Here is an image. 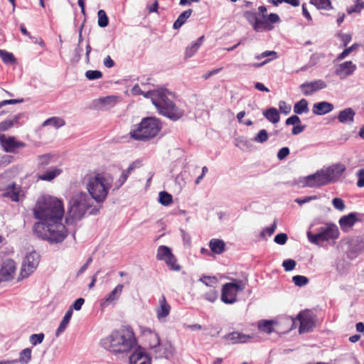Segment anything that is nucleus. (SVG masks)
<instances>
[{"label": "nucleus", "instance_id": "nucleus-18", "mask_svg": "<svg viewBox=\"0 0 364 364\" xmlns=\"http://www.w3.org/2000/svg\"><path fill=\"white\" fill-rule=\"evenodd\" d=\"M129 364H151V358L139 348L130 355Z\"/></svg>", "mask_w": 364, "mask_h": 364}, {"label": "nucleus", "instance_id": "nucleus-56", "mask_svg": "<svg viewBox=\"0 0 364 364\" xmlns=\"http://www.w3.org/2000/svg\"><path fill=\"white\" fill-rule=\"evenodd\" d=\"M332 204L336 209L340 211H343L346 208V205L343 200L340 198H334L332 200Z\"/></svg>", "mask_w": 364, "mask_h": 364}, {"label": "nucleus", "instance_id": "nucleus-38", "mask_svg": "<svg viewBox=\"0 0 364 364\" xmlns=\"http://www.w3.org/2000/svg\"><path fill=\"white\" fill-rule=\"evenodd\" d=\"M136 162H133L132 163L129 167L123 171L121 176L119 177V180H118V183H119V186H122V184H124L125 183V181L127 180L129 174L132 173V171L133 170H134L136 168Z\"/></svg>", "mask_w": 364, "mask_h": 364}, {"label": "nucleus", "instance_id": "nucleus-5", "mask_svg": "<svg viewBox=\"0 0 364 364\" xmlns=\"http://www.w3.org/2000/svg\"><path fill=\"white\" fill-rule=\"evenodd\" d=\"M267 9L264 6L258 7V13L261 15L259 18L257 14L252 11H246L243 16L252 26L254 31L259 32L262 31H269L274 28V23H279L280 18L277 14L271 13L267 14Z\"/></svg>", "mask_w": 364, "mask_h": 364}, {"label": "nucleus", "instance_id": "nucleus-23", "mask_svg": "<svg viewBox=\"0 0 364 364\" xmlns=\"http://www.w3.org/2000/svg\"><path fill=\"white\" fill-rule=\"evenodd\" d=\"M144 336L145 338V341L149 346V348L151 350H154L157 346L160 344V338L159 336L155 331L151 329H146L144 331Z\"/></svg>", "mask_w": 364, "mask_h": 364}, {"label": "nucleus", "instance_id": "nucleus-19", "mask_svg": "<svg viewBox=\"0 0 364 364\" xmlns=\"http://www.w3.org/2000/svg\"><path fill=\"white\" fill-rule=\"evenodd\" d=\"M356 65L352 61H346L338 65L336 68L335 73L341 78H344L352 75L356 70Z\"/></svg>", "mask_w": 364, "mask_h": 364}, {"label": "nucleus", "instance_id": "nucleus-60", "mask_svg": "<svg viewBox=\"0 0 364 364\" xmlns=\"http://www.w3.org/2000/svg\"><path fill=\"white\" fill-rule=\"evenodd\" d=\"M288 237L285 233L277 234L274 239V241L279 245H284L287 241Z\"/></svg>", "mask_w": 364, "mask_h": 364}, {"label": "nucleus", "instance_id": "nucleus-26", "mask_svg": "<svg viewBox=\"0 0 364 364\" xmlns=\"http://www.w3.org/2000/svg\"><path fill=\"white\" fill-rule=\"evenodd\" d=\"M355 114V113L352 108H346L339 112L338 119L341 123L350 124L353 122Z\"/></svg>", "mask_w": 364, "mask_h": 364}, {"label": "nucleus", "instance_id": "nucleus-55", "mask_svg": "<svg viewBox=\"0 0 364 364\" xmlns=\"http://www.w3.org/2000/svg\"><path fill=\"white\" fill-rule=\"evenodd\" d=\"M17 121L18 119H16L15 120L7 119L4 122H1L0 123V131L4 132L8 130L9 129L11 128L14 126V122H17Z\"/></svg>", "mask_w": 364, "mask_h": 364}, {"label": "nucleus", "instance_id": "nucleus-48", "mask_svg": "<svg viewBox=\"0 0 364 364\" xmlns=\"http://www.w3.org/2000/svg\"><path fill=\"white\" fill-rule=\"evenodd\" d=\"M200 281L206 286L215 288L218 284V279L215 277L203 276L200 278Z\"/></svg>", "mask_w": 364, "mask_h": 364}, {"label": "nucleus", "instance_id": "nucleus-36", "mask_svg": "<svg viewBox=\"0 0 364 364\" xmlns=\"http://www.w3.org/2000/svg\"><path fill=\"white\" fill-rule=\"evenodd\" d=\"M308 102L305 99H301L294 105V112L297 114L308 112Z\"/></svg>", "mask_w": 364, "mask_h": 364}, {"label": "nucleus", "instance_id": "nucleus-30", "mask_svg": "<svg viewBox=\"0 0 364 364\" xmlns=\"http://www.w3.org/2000/svg\"><path fill=\"white\" fill-rule=\"evenodd\" d=\"M277 323L272 320H263L258 323V328L260 331L270 334L274 332V326Z\"/></svg>", "mask_w": 364, "mask_h": 364}, {"label": "nucleus", "instance_id": "nucleus-29", "mask_svg": "<svg viewBox=\"0 0 364 364\" xmlns=\"http://www.w3.org/2000/svg\"><path fill=\"white\" fill-rule=\"evenodd\" d=\"M204 36H200L196 42H193L186 49L185 57L186 58L192 57L199 49L204 41Z\"/></svg>", "mask_w": 364, "mask_h": 364}, {"label": "nucleus", "instance_id": "nucleus-20", "mask_svg": "<svg viewBox=\"0 0 364 364\" xmlns=\"http://www.w3.org/2000/svg\"><path fill=\"white\" fill-rule=\"evenodd\" d=\"M171 306L168 304L164 295L159 300V306L156 309V317L159 321L164 320L170 314Z\"/></svg>", "mask_w": 364, "mask_h": 364}, {"label": "nucleus", "instance_id": "nucleus-7", "mask_svg": "<svg viewBox=\"0 0 364 364\" xmlns=\"http://www.w3.org/2000/svg\"><path fill=\"white\" fill-rule=\"evenodd\" d=\"M92 200L85 193H78L70 200V206L65 217L67 225H73L80 220L86 211L91 208Z\"/></svg>", "mask_w": 364, "mask_h": 364}, {"label": "nucleus", "instance_id": "nucleus-1", "mask_svg": "<svg viewBox=\"0 0 364 364\" xmlns=\"http://www.w3.org/2000/svg\"><path fill=\"white\" fill-rule=\"evenodd\" d=\"M64 213L60 200L51 196L39 198L33 208V217L38 220L33 226L34 234L52 243L62 242L68 236V230L62 223Z\"/></svg>", "mask_w": 364, "mask_h": 364}, {"label": "nucleus", "instance_id": "nucleus-25", "mask_svg": "<svg viewBox=\"0 0 364 364\" xmlns=\"http://www.w3.org/2000/svg\"><path fill=\"white\" fill-rule=\"evenodd\" d=\"M307 237L311 243L318 245V220L315 219L309 228Z\"/></svg>", "mask_w": 364, "mask_h": 364}, {"label": "nucleus", "instance_id": "nucleus-12", "mask_svg": "<svg viewBox=\"0 0 364 364\" xmlns=\"http://www.w3.org/2000/svg\"><path fill=\"white\" fill-rule=\"evenodd\" d=\"M40 262V255L36 251L28 253L22 264L20 276L22 279L28 277L37 268Z\"/></svg>", "mask_w": 364, "mask_h": 364}, {"label": "nucleus", "instance_id": "nucleus-54", "mask_svg": "<svg viewBox=\"0 0 364 364\" xmlns=\"http://www.w3.org/2000/svg\"><path fill=\"white\" fill-rule=\"evenodd\" d=\"M296 265V262L291 259H285L282 262V267L286 272H290L293 270Z\"/></svg>", "mask_w": 364, "mask_h": 364}, {"label": "nucleus", "instance_id": "nucleus-52", "mask_svg": "<svg viewBox=\"0 0 364 364\" xmlns=\"http://www.w3.org/2000/svg\"><path fill=\"white\" fill-rule=\"evenodd\" d=\"M363 9H364V2L357 0V3L353 7L347 9V12L348 14L360 13Z\"/></svg>", "mask_w": 364, "mask_h": 364}, {"label": "nucleus", "instance_id": "nucleus-33", "mask_svg": "<svg viewBox=\"0 0 364 364\" xmlns=\"http://www.w3.org/2000/svg\"><path fill=\"white\" fill-rule=\"evenodd\" d=\"M73 315V310L72 308H69V309L65 313V315L63 317V319L60 322L57 331H56V336H58L61 333H63L65 328H67V326L68 325L70 320Z\"/></svg>", "mask_w": 364, "mask_h": 364}, {"label": "nucleus", "instance_id": "nucleus-31", "mask_svg": "<svg viewBox=\"0 0 364 364\" xmlns=\"http://www.w3.org/2000/svg\"><path fill=\"white\" fill-rule=\"evenodd\" d=\"M264 116L272 123L276 124L279 122L280 116L278 110L274 107L267 109L263 112Z\"/></svg>", "mask_w": 364, "mask_h": 364}, {"label": "nucleus", "instance_id": "nucleus-17", "mask_svg": "<svg viewBox=\"0 0 364 364\" xmlns=\"http://www.w3.org/2000/svg\"><path fill=\"white\" fill-rule=\"evenodd\" d=\"M156 358L168 359L173 355L174 348L170 342H165L157 346L153 350Z\"/></svg>", "mask_w": 364, "mask_h": 364}, {"label": "nucleus", "instance_id": "nucleus-45", "mask_svg": "<svg viewBox=\"0 0 364 364\" xmlns=\"http://www.w3.org/2000/svg\"><path fill=\"white\" fill-rule=\"evenodd\" d=\"M159 202L164 205H169L173 203L172 196L165 191L159 193Z\"/></svg>", "mask_w": 364, "mask_h": 364}, {"label": "nucleus", "instance_id": "nucleus-40", "mask_svg": "<svg viewBox=\"0 0 364 364\" xmlns=\"http://www.w3.org/2000/svg\"><path fill=\"white\" fill-rule=\"evenodd\" d=\"M97 23L100 27H106L109 24V18L105 10L100 9L97 12Z\"/></svg>", "mask_w": 364, "mask_h": 364}, {"label": "nucleus", "instance_id": "nucleus-41", "mask_svg": "<svg viewBox=\"0 0 364 364\" xmlns=\"http://www.w3.org/2000/svg\"><path fill=\"white\" fill-rule=\"evenodd\" d=\"M31 349L26 348L20 353L18 362L21 364H27L31 360Z\"/></svg>", "mask_w": 364, "mask_h": 364}, {"label": "nucleus", "instance_id": "nucleus-24", "mask_svg": "<svg viewBox=\"0 0 364 364\" xmlns=\"http://www.w3.org/2000/svg\"><path fill=\"white\" fill-rule=\"evenodd\" d=\"M225 338L230 341L232 343L236 344L247 343L252 338V336L237 331H234L228 334Z\"/></svg>", "mask_w": 364, "mask_h": 364}, {"label": "nucleus", "instance_id": "nucleus-61", "mask_svg": "<svg viewBox=\"0 0 364 364\" xmlns=\"http://www.w3.org/2000/svg\"><path fill=\"white\" fill-rule=\"evenodd\" d=\"M100 101L102 102V104H104L105 105H107L113 106L117 102V98L114 96H107L106 97L102 98L100 100Z\"/></svg>", "mask_w": 364, "mask_h": 364}, {"label": "nucleus", "instance_id": "nucleus-57", "mask_svg": "<svg viewBox=\"0 0 364 364\" xmlns=\"http://www.w3.org/2000/svg\"><path fill=\"white\" fill-rule=\"evenodd\" d=\"M204 297L206 300L214 302L218 299V291L215 288H213L205 294Z\"/></svg>", "mask_w": 364, "mask_h": 364}, {"label": "nucleus", "instance_id": "nucleus-50", "mask_svg": "<svg viewBox=\"0 0 364 364\" xmlns=\"http://www.w3.org/2000/svg\"><path fill=\"white\" fill-rule=\"evenodd\" d=\"M358 46V45L357 43H354L351 46H350L349 48H347L346 49H344L343 50V52H341L338 56H337V60H341L343 59H344L345 58H346L351 52H353L355 49L357 48V47Z\"/></svg>", "mask_w": 364, "mask_h": 364}, {"label": "nucleus", "instance_id": "nucleus-9", "mask_svg": "<svg viewBox=\"0 0 364 364\" xmlns=\"http://www.w3.org/2000/svg\"><path fill=\"white\" fill-rule=\"evenodd\" d=\"M346 169V166L339 163L320 169V186L337 181Z\"/></svg>", "mask_w": 364, "mask_h": 364}, {"label": "nucleus", "instance_id": "nucleus-63", "mask_svg": "<svg viewBox=\"0 0 364 364\" xmlns=\"http://www.w3.org/2000/svg\"><path fill=\"white\" fill-rule=\"evenodd\" d=\"M269 56L272 57V59H275L277 58V53L275 51L266 50V51L262 53L260 55L256 56V58L262 59L263 58H266V57H269Z\"/></svg>", "mask_w": 364, "mask_h": 364}, {"label": "nucleus", "instance_id": "nucleus-4", "mask_svg": "<svg viewBox=\"0 0 364 364\" xmlns=\"http://www.w3.org/2000/svg\"><path fill=\"white\" fill-rule=\"evenodd\" d=\"M161 128V122L158 118L144 117L132 127L129 135L134 140L146 141L156 136Z\"/></svg>", "mask_w": 364, "mask_h": 364}, {"label": "nucleus", "instance_id": "nucleus-44", "mask_svg": "<svg viewBox=\"0 0 364 364\" xmlns=\"http://www.w3.org/2000/svg\"><path fill=\"white\" fill-rule=\"evenodd\" d=\"M301 88L304 95H309L317 90L318 85L317 82H310L301 85Z\"/></svg>", "mask_w": 364, "mask_h": 364}, {"label": "nucleus", "instance_id": "nucleus-64", "mask_svg": "<svg viewBox=\"0 0 364 364\" xmlns=\"http://www.w3.org/2000/svg\"><path fill=\"white\" fill-rule=\"evenodd\" d=\"M289 154V149L288 147H283L279 150L277 153V158L279 160L284 159Z\"/></svg>", "mask_w": 364, "mask_h": 364}, {"label": "nucleus", "instance_id": "nucleus-51", "mask_svg": "<svg viewBox=\"0 0 364 364\" xmlns=\"http://www.w3.org/2000/svg\"><path fill=\"white\" fill-rule=\"evenodd\" d=\"M333 109V104L328 102H320V115L328 113Z\"/></svg>", "mask_w": 364, "mask_h": 364}, {"label": "nucleus", "instance_id": "nucleus-22", "mask_svg": "<svg viewBox=\"0 0 364 364\" xmlns=\"http://www.w3.org/2000/svg\"><path fill=\"white\" fill-rule=\"evenodd\" d=\"M299 188H314L318 186V171L306 177L299 178L296 181Z\"/></svg>", "mask_w": 364, "mask_h": 364}, {"label": "nucleus", "instance_id": "nucleus-3", "mask_svg": "<svg viewBox=\"0 0 364 364\" xmlns=\"http://www.w3.org/2000/svg\"><path fill=\"white\" fill-rule=\"evenodd\" d=\"M169 95L171 93L166 90H158L147 92L145 97L151 98L160 114L173 121H177L183 116L184 110L176 106L169 98Z\"/></svg>", "mask_w": 364, "mask_h": 364}, {"label": "nucleus", "instance_id": "nucleus-35", "mask_svg": "<svg viewBox=\"0 0 364 364\" xmlns=\"http://www.w3.org/2000/svg\"><path fill=\"white\" fill-rule=\"evenodd\" d=\"M50 124L53 125L56 129H58L61 127H63L65 124V122L62 118L53 117L44 121L42 125L43 127H46Z\"/></svg>", "mask_w": 364, "mask_h": 364}, {"label": "nucleus", "instance_id": "nucleus-47", "mask_svg": "<svg viewBox=\"0 0 364 364\" xmlns=\"http://www.w3.org/2000/svg\"><path fill=\"white\" fill-rule=\"evenodd\" d=\"M292 282L297 287H303L308 284L309 279L304 276L296 275L292 277Z\"/></svg>", "mask_w": 364, "mask_h": 364}, {"label": "nucleus", "instance_id": "nucleus-62", "mask_svg": "<svg viewBox=\"0 0 364 364\" xmlns=\"http://www.w3.org/2000/svg\"><path fill=\"white\" fill-rule=\"evenodd\" d=\"M356 175L358 177L357 186L359 188L364 187V168L360 169Z\"/></svg>", "mask_w": 364, "mask_h": 364}, {"label": "nucleus", "instance_id": "nucleus-46", "mask_svg": "<svg viewBox=\"0 0 364 364\" xmlns=\"http://www.w3.org/2000/svg\"><path fill=\"white\" fill-rule=\"evenodd\" d=\"M253 140L257 143H264L268 140V134L265 129H261L254 137Z\"/></svg>", "mask_w": 364, "mask_h": 364}, {"label": "nucleus", "instance_id": "nucleus-28", "mask_svg": "<svg viewBox=\"0 0 364 364\" xmlns=\"http://www.w3.org/2000/svg\"><path fill=\"white\" fill-rule=\"evenodd\" d=\"M210 250L215 254H222L225 249V242L220 239H212L209 242Z\"/></svg>", "mask_w": 364, "mask_h": 364}, {"label": "nucleus", "instance_id": "nucleus-58", "mask_svg": "<svg viewBox=\"0 0 364 364\" xmlns=\"http://www.w3.org/2000/svg\"><path fill=\"white\" fill-rule=\"evenodd\" d=\"M337 36L340 38L344 47L347 46L352 39L350 34L338 33H337Z\"/></svg>", "mask_w": 364, "mask_h": 364}, {"label": "nucleus", "instance_id": "nucleus-27", "mask_svg": "<svg viewBox=\"0 0 364 364\" xmlns=\"http://www.w3.org/2000/svg\"><path fill=\"white\" fill-rule=\"evenodd\" d=\"M62 169L53 168L49 169L42 174H38V179L41 181H50L62 173Z\"/></svg>", "mask_w": 364, "mask_h": 364}, {"label": "nucleus", "instance_id": "nucleus-11", "mask_svg": "<svg viewBox=\"0 0 364 364\" xmlns=\"http://www.w3.org/2000/svg\"><path fill=\"white\" fill-rule=\"evenodd\" d=\"M245 284L242 280H235L233 282L226 283L223 286L221 300L228 304L235 303L237 301L238 291L245 289Z\"/></svg>", "mask_w": 364, "mask_h": 364}, {"label": "nucleus", "instance_id": "nucleus-34", "mask_svg": "<svg viewBox=\"0 0 364 364\" xmlns=\"http://www.w3.org/2000/svg\"><path fill=\"white\" fill-rule=\"evenodd\" d=\"M172 254L171 250L168 247L160 245L157 249L156 257L158 260L165 261Z\"/></svg>", "mask_w": 364, "mask_h": 364}, {"label": "nucleus", "instance_id": "nucleus-32", "mask_svg": "<svg viewBox=\"0 0 364 364\" xmlns=\"http://www.w3.org/2000/svg\"><path fill=\"white\" fill-rule=\"evenodd\" d=\"M193 12V10L189 9L188 10L184 11L182 12L176 21L173 23V28L174 29H178L180 28L186 21V20L191 16V14Z\"/></svg>", "mask_w": 364, "mask_h": 364}, {"label": "nucleus", "instance_id": "nucleus-37", "mask_svg": "<svg viewBox=\"0 0 364 364\" xmlns=\"http://www.w3.org/2000/svg\"><path fill=\"white\" fill-rule=\"evenodd\" d=\"M124 286L118 284L107 296L106 301L111 303L117 299L122 294Z\"/></svg>", "mask_w": 364, "mask_h": 364}, {"label": "nucleus", "instance_id": "nucleus-2", "mask_svg": "<svg viewBox=\"0 0 364 364\" xmlns=\"http://www.w3.org/2000/svg\"><path fill=\"white\" fill-rule=\"evenodd\" d=\"M136 344L133 331L126 327L114 331L109 336L102 341V346L114 353H128Z\"/></svg>", "mask_w": 364, "mask_h": 364}, {"label": "nucleus", "instance_id": "nucleus-42", "mask_svg": "<svg viewBox=\"0 0 364 364\" xmlns=\"http://www.w3.org/2000/svg\"><path fill=\"white\" fill-rule=\"evenodd\" d=\"M52 156L44 154L38 156V170L43 171L50 164Z\"/></svg>", "mask_w": 364, "mask_h": 364}, {"label": "nucleus", "instance_id": "nucleus-59", "mask_svg": "<svg viewBox=\"0 0 364 364\" xmlns=\"http://www.w3.org/2000/svg\"><path fill=\"white\" fill-rule=\"evenodd\" d=\"M279 110L282 112V113H284L285 114H289L290 112H291V107L290 105H288L286 102L284 101H280L279 102Z\"/></svg>", "mask_w": 364, "mask_h": 364}, {"label": "nucleus", "instance_id": "nucleus-8", "mask_svg": "<svg viewBox=\"0 0 364 364\" xmlns=\"http://www.w3.org/2000/svg\"><path fill=\"white\" fill-rule=\"evenodd\" d=\"M341 247L349 259H355L364 251V233L343 239L341 242Z\"/></svg>", "mask_w": 364, "mask_h": 364}, {"label": "nucleus", "instance_id": "nucleus-43", "mask_svg": "<svg viewBox=\"0 0 364 364\" xmlns=\"http://www.w3.org/2000/svg\"><path fill=\"white\" fill-rule=\"evenodd\" d=\"M0 57L2 61L6 64H13L16 62V59L13 53L5 50H0Z\"/></svg>", "mask_w": 364, "mask_h": 364}, {"label": "nucleus", "instance_id": "nucleus-16", "mask_svg": "<svg viewBox=\"0 0 364 364\" xmlns=\"http://www.w3.org/2000/svg\"><path fill=\"white\" fill-rule=\"evenodd\" d=\"M16 266L15 262L11 259H6L0 269V281H9L14 278L16 273Z\"/></svg>", "mask_w": 364, "mask_h": 364}, {"label": "nucleus", "instance_id": "nucleus-15", "mask_svg": "<svg viewBox=\"0 0 364 364\" xmlns=\"http://www.w3.org/2000/svg\"><path fill=\"white\" fill-rule=\"evenodd\" d=\"M362 220V215L357 212H352L340 218L338 220L339 225L343 232H348L355 224L356 222Z\"/></svg>", "mask_w": 364, "mask_h": 364}, {"label": "nucleus", "instance_id": "nucleus-6", "mask_svg": "<svg viewBox=\"0 0 364 364\" xmlns=\"http://www.w3.org/2000/svg\"><path fill=\"white\" fill-rule=\"evenodd\" d=\"M112 178L104 173L90 177L86 188L91 197L98 203L103 202L112 187Z\"/></svg>", "mask_w": 364, "mask_h": 364}, {"label": "nucleus", "instance_id": "nucleus-53", "mask_svg": "<svg viewBox=\"0 0 364 364\" xmlns=\"http://www.w3.org/2000/svg\"><path fill=\"white\" fill-rule=\"evenodd\" d=\"M44 337H45V336H44V333H38V334H32L30 336L29 341L32 345L36 346L43 342Z\"/></svg>", "mask_w": 364, "mask_h": 364}, {"label": "nucleus", "instance_id": "nucleus-49", "mask_svg": "<svg viewBox=\"0 0 364 364\" xmlns=\"http://www.w3.org/2000/svg\"><path fill=\"white\" fill-rule=\"evenodd\" d=\"M85 77L90 80L100 79L102 77V73L100 70H87L85 73Z\"/></svg>", "mask_w": 364, "mask_h": 364}, {"label": "nucleus", "instance_id": "nucleus-39", "mask_svg": "<svg viewBox=\"0 0 364 364\" xmlns=\"http://www.w3.org/2000/svg\"><path fill=\"white\" fill-rule=\"evenodd\" d=\"M164 262L171 271L178 272L181 269V266L178 264L177 259L173 254L168 257Z\"/></svg>", "mask_w": 364, "mask_h": 364}, {"label": "nucleus", "instance_id": "nucleus-13", "mask_svg": "<svg viewBox=\"0 0 364 364\" xmlns=\"http://www.w3.org/2000/svg\"><path fill=\"white\" fill-rule=\"evenodd\" d=\"M339 229L334 223H327L325 226L320 228V242L332 241L334 242L339 237Z\"/></svg>", "mask_w": 364, "mask_h": 364}, {"label": "nucleus", "instance_id": "nucleus-14", "mask_svg": "<svg viewBox=\"0 0 364 364\" xmlns=\"http://www.w3.org/2000/svg\"><path fill=\"white\" fill-rule=\"evenodd\" d=\"M0 143L4 150L9 153H16L18 149L26 146L23 141H17L14 136L6 137L5 135H0Z\"/></svg>", "mask_w": 364, "mask_h": 364}, {"label": "nucleus", "instance_id": "nucleus-21", "mask_svg": "<svg viewBox=\"0 0 364 364\" xmlns=\"http://www.w3.org/2000/svg\"><path fill=\"white\" fill-rule=\"evenodd\" d=\"M21 192V186H17L15 183H12L4 189L2 196L4 198H9L12 201L18 202L19 201Z\"/></svg>", "mask_w": 364, "mask_h": 364}, {"label": "nucleus", "instance_id": "nucleus-10", "mask_svg": "<svg viewBox=\"0 0 364 364\" xmlns=\"http://www.w3.org/2000/svg\"><path fill=\"white\" fill-rule=\"evenodd\" d=\"M316 317V314L311 310L302 311L295 318L292 319V326L291 328H295L297 323H299V333L311 331L315 326Z\"/></svg>", "mask_w": 364, "mask_h": 364}]
</instances>
